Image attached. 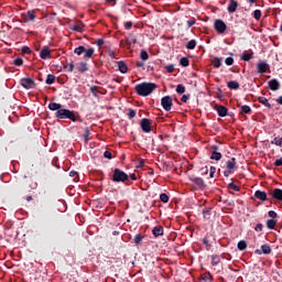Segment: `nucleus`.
Returning <instances> with one entry per match:
<instances>
[{"mask_svg":"<svg viewBox=\"0 0 282 282\" xmlns=\"http://www.w3.org/2000/svg\"><path fill=\"white\" fill-rule=\"evenodd\" d=\"M155 89H158V85L155 83H141L135 85L134 87V91L138 94V96H151V94H153V91H155Z\"/></svg>","mask_w":282,"mask_h":282,"instance_id":"obj_1","label":"nucleus"},{"mask_svg":"<svg viewBox=\"0 0 282 282\" xmlns=\"http://www.w3.org/2000/svg\"><path fill=\"white\" fill-rule=\"evenodd\" d=\"M55 118H58L59 120H70L72 122H78V120H80V116H76V112H74V110L65 108L56 111Z\"/></svg>","mask_w":282,"mask_h":282,"instance_id":"obj_2","label":"nucleus"},{"mask_svg":"<svg viewBox=\"0 0 282 282\" xmlns=\"http://www.w3.org/2000/svg\"><path fill=\"white\" fill-rule=\"evenodd\" d=\"M94 47L85 48V46H78L74 50V54H77V56L84 54L85 58H91V56H94Z\"/></svg>","mask_w":282,"mask_h":282,"instance_id":"obj_3","label":"nucleus"},{"mask_svg":"<svg viewBox=\"0 0 282 282\" xmlns=\"http://www.w3.org/2000/svg\"><path fill=\"white\" fill-rule=\"evenodd\" d=\"M129 175L120 169H115L112 174V182H127Z\"/></svg>","mask_w":282,"mask_h":282,"instance_id":"obj_4","label":"nucleus"},{"mask_svg":"<svg viewBox=\"0 0 282 282\" xmlns=\"http://www.w3.org/2000/svg\"><path fill=\"white\" fill-rule=\"evenodd\" d=\"M214 30H216L218 34H224L226 30H228V25H226V22H224V20L216 19L214 21Z\"/></svg>","mask_w":282,"mask_h":282,"instance_id":"obj_5","label":"nucleus"},{"mask_svg":"<svg viewBox=\"0 0 282 282\" xmlns=\"http://www.w3.org/2000/svg\"><path fill=\"white\" fill-rule=\"evenodd\" d=\"M161 106L164 110L171 111L173 109V98L171 96H165L161 99Z\"/></svg>","mask_w":282,"mask_h":282,"instance_id":"obj_6","label":"nucleus"},{"mask_svg":"<svg viewBox=\"0 0 282 282\" xmlns=\"http://www.w3.org/2000/svg\"><path fill=\"white\" fill-rule=\"evenodd\" d=\"M151 119L143 118L140 122V127L143 133H151Z\"/></svg>","mask_w":282,"mask_h":282,"instance_id":"obj_7","label":"nucleus"},{"mask_svg":"<svg viewBox=\"0 0 282 282\" xmlns=\"http://www.w3.org/2000/svg\"><path fill=\"white\" fill-rule=\"evenodd\" d=\"M21 85L24 87V89H34L36 83H34V79L32 78H22Z\"/></svg>","mask_w":282,"mask_h":282,"instance_id":"obj_8","label":"nucleus"},{"mask_svg":"<svg viewBox=\"0 0 282 282\" xmlns=\"http://www.w3.org/2000/svg\"><path fill=\"white\" fill-rule=\"evenodd\" d=\"M22 19H23L25 22H29V21H36V11H34V10H29L26 13H22Z\"/></svg>","mask_w":282,"mask_h":282,"instance_id":"obj_9","label":"nucleus"},{"mask_svg":"<svg viewBox=\"0 0 282 282\" xmlns=\"http://www.w3.org/2000/svg\"><path fill=\"white\" fill-rule=\"evenodd\" d=\"M271 199H275V202H282V189L274 188L270 192Z\"/></svg>","mask_w":282,"mask_h":282,"instance_id":"obj_10","label":"nucleus"},{"mask_svg":"<svg viewBox=\"0 0 282 282\" xmlns=\"http://www.w3.org/2000/svg\"><path fill=\"white\" fill-rule=\"evenodd\" d=\"M237 107L238 109H240L239 110L240 116H243L246 113L250 116L252 113V108H250V106L248 105L238 104Z\"/></svg>","mask_w":282,"mask_h":282,"instance_id":"obj_11","label":"nucleus"},{"mask_svg":"<svg viewBox=\"0 0 282 282\" xmlns=\"http://www.w3.org/2000/svg\"><path fill=\"white\" fill-rule=\"evenodd\" d=\"M237 8H239V2L236 0H229V4L227 7L229 14H235V12H237Z\"/></svg>","mask_w":282,"mask_h":282,"instance_id":"obj_12","label":"nucleus"},{"mask_svg":"<svg viewBox=\"0 0 282 282\" xmlns=\"http://www.w3.org/2000/svg\"><path fill=\"white\" fill-rule=\"evenodd\" d=\"M40 58H42L43 61L52 58V54L50 53V46H43L42 51L40 52Z\"/></svg>","mask_w":282,"mask_h":282,"instance_id":"obj_13","label":"nucleus"},{"mask_svg":"<svg viewBox=\"0 0 282 282\" xmlns=\"http://www.w3.org/2000/svg\"><path fill=\"white\" fill-rule=\"evenodd\" d=\"M258 74H265L270 69V66L265 62H259L258 65Z\"/></svg>","mask_w":282,"mask_h":282,"instance_id":"obj_14","label":"nucleus"},{"mask_svg":"<svg viewBox=\"0 0 282 282\" xmlns=\"http://www.w3.org/2000/svg\"><path fill=\"white\" fill-rule=\"evenodd\" d=\"M268 85L271 91H279V88L281 87L279 79H271L270 82H268Z\"/></svg>","mask_w":282,"mask_h":282,"instance_id":"obj_15","label":"nucleus"},{"mask_svg":"<svg viewBox=\"0 0 282 282\" xmlns=\"http://www.w3.org/2000/svg\"><path fill=\"white\" fill-rule=\"evenodd\" d=\"M216 111L220 118H226V116H228V108L225 106H216Z\"/></svg>","mask_w":282,"mask_h":282,"instance_id":"obj_16","label":"nucleus"},{"mask_svg":"<svg viewBox=\"0 0 282 282\" xmlns=\"http://www.w3.org/2000/svg\"><path fill=\"white\" fill-rule=\"evenodd\" d=\"M191 182L200 188H206V183H204V178L202 177H191Z\"/></svg>","mask_w":282,"mask_h":282,"instance_id":"obj_17","label":"nucleus"},{"mask_svg":"<svg viewBox=\"0 0 282 282\" xmlns=\"http://www.w3.org/2000/svg\"><path fill=\"white\" fill-rule=\"evenodd\" d=\"M254 197H257V199H260V202H268V194L263 191H256Z\"/></svg>","mask_w":282,"mask_h":282,"instance_id":"obj_18","label":"nucleus"},{"mask_svg":"<svg viewBox=\"0 0 282 282\" xmlns=\"http://www.w3.org/2000/svg\"><path fill=\"white\" fill-rule=\"evenodd\" d=\"M152 235L154 237H162V235H164V227L162 226H155L153 229H152Z\"/></svg>","mask_w":282,"mask_h":282,"instance_id":"obj_19","label":"nucleus"},{"mask_svg":"<svg viewBox=\"0 0 282 282\" xmlns=\"http://www.w3.org/2000/svg\"><path fill=\"white\" fill-rule=\"evenodd\" d=\"M76 69L79 70L80 74H85V72L89 70V66L87 65V63L80 62L79 64H77Z\"/></svg>","mask_w":282,"mask_h":282,"instance_id":"obj_20","label":"nucleus"},{"mask_svg":"<svg viewBox=\"0 0 282 282\" xmlns=\"http://www.w3.org/2000/svg\"><path fill=\"white\" fill-rule=\"evenodd\" d=\"M258 101L260 102V105H263L268 109H272V104L268 100V98H265V97H258Z\"/></svg>","mask_w":282,"mask_h":282,"instance_id":"obj_21","label":"nucleus"},{"mask_svg":"<svg viewBox=\"0 0 282 282\" xmlns=\"http://www.w3.org/2000/svg\"><path fill=\"white\" fill-rule=\"evenodd\" d=\"M118 69L121 74H127V72L129 70V67H127V64L123 61H119Z\"/></svg>","mask_w":282,"mask_h":282,"instance_id":"obj_22","label":"nucleus"},{"mask_svg":"<svg viewBox=\"0 0 282 282\" xmlns=\"http://www.w3.org/2000/svg\"><path fill=\"white\" fill-rule=\"evenodd\" d=\"M221 61H224V58H221V57H214L212 59L213 67H215V69H219V67H221Z\"/></svg>","mask_w":282,"mask_h":282,"instance_id":"obj_23","label":"nucleus"},{"mask_svg":"<svg viewBox=\"0 0 282 282\" xmlns=\"http://www.w3.org/2000/svg\"><path fill=\"white\" fill-rule=\"evenodd\" d=\"M251 58H254V53H248V51H245L242 54H241V61H245V62H248V61H251Z\"/></svg>","mask_w":282,"mask_h":282,"instance_id":"obj_24","label":"nucleus"},{"mask_svg":"<svg viewBox=\"0 0 282 282\" xmlns=\"http://www.w3.org/2000/svg\"><path fill=\"white\" fill-rule=\"evenodd\" d=\"M48 109H50L51 111H61V110L63 109V105L56 104V102H51V104L48 105Z\"/></svg>","mask_w":282,"mask_h":282,"instance_id":"obj_25","label":"nucleus"},{"mask_svg":"<svg viewBox=\"0 0 282 282\" xmlns=\"http://www.w3.org/2000/svg\"><path fill=\"white\" fill-rule=\"evenodd\" d=\"M236 165H237V159L236 158H231L230 161L226 162V166H227L228 171H232V169H235Z\"/></svg>","mask_w":282,"mask_h":282,"instance_id":"obj_26","label":"nucleus"},{"mask_svg":"<svg viewBox=\"0 0 282 282\" xmlns=\"http://www.w3.org/2000/svg\"><path fill=\"white\" fill-rule=\"evenodd\" d=\"M219 263H221V258L219 257V254H213L212 256V265H219Z\"/></svg>","mask_w":282,"mask_h":282,"instance_id":"obj_27","label":"nucleus"},{"mask_svg":"<svg viewBox=\"0 0 282 282\" xmlns=\"http://www.w3.org/2000/svg\"><path fill=\"white\" fill-rule=\"evenodd\" d=\"M267 228H269V230H274V228H276V220L275 219H268L267 220Z\"/></svg>","mask_w":282,"mask_h":282,"instance_id":"obj_28","label":"nucleus"},{"mask_svg":"<svg viewBox=\"0 0 282 282\" xmlns=\"http://www.w3.org/2000/svg\"><path fill=\"white\" fill-rule=\"evenodd\" d=\"M237 248H238V250L243 252V250H246L248 248V242H246V240H240L237 245Z\"/></svg>","mask_w":282,"mask_h":282,"instance_id":"obj_29","label":"nucleus"},{"mask_svg":"<svg viewBox=\"0 0 282 282\" xmlns=\"http://www.w3.org/2000/svg\"><path fill=\"white\" fill-rule=\"evenodd\" d=\"M186 50H195L197 47V41L191 40L185 45Z\"/></svg>","mask_w":282,"mask_h":282,"instance_id":"obj_30","label":"nucleus"},{"mask_svg":"<svg viewBox=\"0 0 282 282\" xmlns=\"http://www.w3.org/2000/svg\"><path fill=\"white\" fill-rule=\"evenodd\" d=\"M262 254H270L272 252V248L270 245H262L261 246Z\"/></svg>","mask_w":282,"mask_h":282,"instance_id":"obj_31","label":"nucleus"},{"mask_svg":"<svg viewBox=\"0 0 282 282\" xmlns=\"http://www.w3.org/2000/svg\"><path fill=\"white\" fill-rule=\"evenodd\" d=\"M99 89H100V87H98V86H91L90 87V91L93 93V96L95 98H98V95L102 94Z\"/></svg>","mask_w":282,"mask_h":282,"instance_id":"obj_32","label":"nucleus"},{"mask_svg":"<svg viewBox=\"0 0 282 282\" xmlns=\"http://www.w3.org/2000/svg\"><path fill=\"white\" fill-rule=\"evenodd\" d=\"M228 89H239V84L236 80H230L227 83Z\"/></svg>","mask_w":282,"mask_h":282,"instance_id":"obj_33","label":"nucleus"},{"mask_svg":"<svg viewBox=\"0 0 282 282\" xmlns=\"http://www.w3.org/2000/svg\"><path fill=\"white\" fill-rule=\"evenodd\" d=\"M210 160H216V162H219V160H221V153L217 151H213L210 155Z\"/></svg>","mask_w":282,"mask_h":282,"instance_id":"obj_34","label":"nucleus"},{"mask_svg":"<svg viewBox=\"0 0 282 282\" xmlns=\"http://www.w3.org/2000/svg\"><path fill=\"white\" fill-rule=\"evenodd\" d=\"M55 80H56V76L48 74L45 83H46V85H54Z\"/></svg>","mask_w":282,"mask_h":282,"instance_id":"obj_35","label":"nucleus"},{"mask_svg":"<svg viewBox=\"0 0 282 282\" xmlns=\"http://www.w3.org/2000/svg\"><path fill=\"white\" fill-rule=\"evenodd\" d=\"M142 239H144V236L142 234H137L134 236V243H135V246H140V243H142Z\"/></svg>","mask_w":282,"mask_h":282,"instance_id":"obj_36","label":"nucleus"},{"mask_svg":"<svg viewBox=\"0 0 282 282\" xmlns=\"http://www.w3.org/2000/svg\"><path fill=\"white\" fill-rule=\"evenodd\" d=\"M213 210V208L208 207V208H205L203 209V217L204 219H210V212Z\"/></svg>","mask_w":282,"mask_h":282,"instance_id":"obj_37","label":"nucleus"},{"mask_svg":"<svg viewBox=\"0 0 282 282\" xmlns=\"http://www.w3.org/2000/svg\"><path fill=\"white\" fill-rule=\"evenodd\" d=\"M180 65H181L182 67H188V65H191V61H188L187 57H182V58L180 59Z\"/></svg>","mask_w":282,"mask_h":282,"instance_id":"obj_38","label":"nucleus"},{"mask_svg":"<svg viewBox=\"0 0 282 282\" xmlns=\"http://www.w3.org/2000/svg\"><path fill=\"white\" fill-rule=\"evenodd\" d=\"M64 69L66 70V72H69V73H72V72H74V62H70L69 64H64Z\"/></svg>","mask_w":282,"mask_h":282,"instance_id":"obj_39","label":"nucleus"},{"mask_svg":"<svg viewBox=\"0 0 282 282\" xmlns=\"http://www.w3.org/2000/svg\"><path fill=\"white\" fill-rule=\"evenodd\" d=\"M137 111L134 110V109H128V113H127V116H128V118L130 119V120H133V118H135V116H137Z\"/></svg>","mask_w":282,"mask_h":282,"instance_id":"obj_40","label":"nucleus"},{"mask_svg":"<svg viewBox=\"0 0 282 282\" xmlns=\"http://www.w3.org/2000/svg\"><path fill=\"white\" fill-rule=\"evenodd\" d=\"M227 188L231 189V191H236L237 193H239V191H241V187H239L238 185H236L235 183H229Z\"/></svg>","mask_w":282,"mask_h":282,"instance_id":"obj_41","label":"nucleus"},{"mask_svg":"<svg viewBox=\"0 0 282 282\" xmlns=\"http://www.w3.org/2000/svg\"><path fill=\"white\" fill-rule=\"evenodd\" d=\"M271 144H275V147H282V138L275 137L272 141Z\"/></svg>","mask_w":282,"mask_h":282,"instance_id":"obj_42","label":"nucleus"},{"mask_svg":"<svg viewBox=\"0 0 282 282\" xmlns=\"http://www.w3.org/2000/svg\"><path fill=\"white\" fill-rule=\"evenodd\" d=\"M185 91H186V87L184 85L178 84L176 86V94H185Z\"/></svg>","mask_w":282,"mask_h":282,"instance_id":"obj_43","label":"nucleus"},{"mask_svg":"<svg viewBox=\"0 0 282 282\" xmlns=\"http://www.w3.org/2000/svg\"><path fill=\"white\" fill-rule=\"evenodd\" d=\"M170 197L166 195V193H162L160 195V200L163 202V204H169Z\"/></svg>","mask_w":282,"mask_h":282,"instance_id":"obj_44","label":"nucleus"},{"mask_svg":"<svg viewBox=\"0 0 282 282\" xmlns=\"http://www.w3.org/2000/svg\"><path fill=\"white\" fill-rule=\"evenodd\" d=\"M253 19H256V21L261 19V10L257 9L253 11Z\"/></svg>","mask_w":282,"mask_h":282,"instance_id":"obj_45","label":"nucleus"},{"mask_svg":"<svg viewBox=\"0 0 282 282\" xmlns=\"http://www.w3.org/2000/svg\"><path fill=\"white\" fill-rule=\"evenodd\" d=\"M140 58H142L143 61H149V53H147V51L142 50L140 53Z\"/></svg>","mask_w":282,"mask_h":282,"instance_id":"obj_46","label":"nucleus"},{"mask_svg":"<svg viewBox=\"0 0 282 282\" xmlns=\"http://www.w3.org/2000/svg\"><path fill=\"white\" fill-rule=\"evenodd\" d=\"M165 69L167 72V74H173V72H175V65L170 64V65L165 66Z\"/></svg>","mask_w":282,"mask_h":282,"instance_id":"obj_47","label":"nucleus"},{"mask_svg":"<svg viewBox=\"0 0 282 282\" xmlns=\"http://www.w3.org/2000/svg\"><path fill=\"white\" fill-rule=\"evenodd\" d=\"M13 64H15L17 67H21V65H23V58L17 57V58L13 61Z\"/></svg>","mask_w":282,"mask_h":282,"instance_id":"obj_48","label":"nucleus"},{"mask_svg":"<svg viewBox=\"0 0 282 282\" xmlns=\"http://www.w3.org/2000/svg\"><path fill=\"white\" fill-rule=\"evenodd\" d=\"M223 204H226V206H230V208L235 207V200L225 199L223 200Z\"/></svg>","mask_w":282,"mask_h":282,"instance_id":"obj_49","label":"nucleus"},{"mask_svg":"<svg viewBox=\"0 0 282 282\" xmlns=\"http://www.w3.org/2000/svg\"><path fill=\"white\" fill-rule=\"evenodd\" d=\"M89 128H86L85 129V132H84V140L85 142H89Z\"/></svg>","mask_w":282,"mask_h":282,"instance_id":"obj_50","label":"nucleus"},{"mask_svg":"<svg viewBox=\"0 0 282 282\" xmlns=\"http://www.w3.org/2000/svg\"><path fill=\"white\" fill-rule=\"evenodd\" d=\"M215 173H217V167L210 166L209 169V177H215Z\"/></svg>","mask_w":282,"mask_h":282,"instance_id":"obj_51","label":"nucleus"},{"mask_svg":"<svg viewBox=\"0 0 282 282\" xmlns=\"http://www.w3.org/2000/svg\"><path fill=\"white\" fill-rule=\"evenodd\" d=\"M256 232H262L263 231V224H257L254 227Z\"/></svg>","mask_w":282,"mask_h":282,"instance_id":"obj_52","label":"nucleus"},{"mask_svg":"<svg viewBox=\"0 0 282 282\" xmlns=\"http://www.w3.org/2000/svg\"><path fill=\"white\" fill-rule=\"evenodd\" d=\"M225 63H226V65H228V66L234 65V64H235V58H232V57H227V58L225 59Z\"/></svg>","mask_w":282,"mask_h":282,"instance_id":"obj_53","label":"nucleus"},{"mask_svg":"<svg viewBox=\"0 0 282 282\" xmlns=\"http://www.w3.org/2000/svg\"><path fill=\"white\" fill-rule=\"evenodd\" d=\"M268 215H269V217H270L271 219H276V217H279V215H278L276 212H274V210H270V212L268 213Z\"/></svg>","mask_w":282,"mask_h":282,"instance_id":"obj_54","label":"nucleus"},{"mask_svg":"<svg viewBox=\"0 0 282 282\" xmlns=\"http://www.w3.org/2000/svg\"><path fill=\"white\" fill-rule=\"evenodd\" d=\"M104 158H106L107 160H111V158H113V155L111 154V152L105 151L104 152Z\"/></svg>","mask_w":282,"mask_h":282,"instance_id":"obj_55","label":"nucleus"},{"mask_svg":"<svg viewBox=\"0 0 282 282\" xmlns=\"http://www.w3.org/2000/svg\"><path fill=\"white\" fill-rule=\"evenodd\" d=\"M124 28H126V30H131V28H133V22H131V21L126 22Z\"/></svg>","mask_w":282,"mask_h":282,"instance_id":"obj_56","label":"nucleus"},{"mask_svg":"<svg viewBox=\"0 0 282 282\" xmlns=\"http://www.w3.org/2000/svg\"><path fill=\"white\" fill-rule=\"evenodd\" d=\"M191 98V95H183L181 98L182 102H188V99Z\"/></svg>","mask_w":282,"mask_h":282,"instance_id":"obj_57","label":"nucleus"},{"mask_svg":"<svg viewBox=\"0 0 282 282\" xmlns=\"http://www.w3.org/2000/svg\"><path fill=\"white\" fill-rule=\"evenodd\" d=\"M105 43V40H102V39H98V40H96V45L98 46V47H102V44Z\"/></svg>","mask_w":282,"mask_h":282,"instance_id":"obj_58","label":"nucleus"},{"mask_svg":"<svg viewBox=\"0 0 282 282\" xmlns=\"http://www.w3.org/2000/svg\"><path fill=\"white\" fill-rule=\"evenodd\" d=\"M22 52H23V54H31L32 50H30V47H28V46H24L22 48Z\"/></svg>","mask_w":282,"mask_h":282,"instance_id":"obj_59","label":"nucleus"},{"mask_svg":"<svg viewBox=\"0 0 282 282\" xmlns=\"http://www.w3.org/2000/svg\"><path fill=\"white\" fill-rule=\"evenodd\" d=\"M200 173H202L203 175H208V166L202 167V169H200Z\"/></svg>","mask_w":282,"mask_h":282,"instance_id":"obj_60","label":"nucleus"},{"mask_svg":"<svg viewBox=\"0 0 282 282\" xmlns=\"http://www.w3.org/2000/svg\"><path fill=\"white\" fill-rule=\"evenodd\" d=\"M193 25H195V19L187 20V26L193 28Z\"/></svg>","mask_w":282,"mask_h":282,"instance_id":"obj_61","label":"nucleus"},{"mask_svg":"<svg viewBox=\"0 0 282 282\" xmlns=\"http://www.w3.org/2000/svg\"><path fill=\"white\" fill-rule=\"evenodd\" d=\"M274 166H282V158L274 161Z\"/></svg>","mask_w":282,"mask_h":282,"instance_id":"obj_62","label":"nucleus"},{"mask_svg":"<svg viewBox=\"0 0 282 282\" xmlns=\"http://www.w3.org/2000/svg\"><path fill=\"white\" fill-rule=\"evenodd\" d=\"M127 43L128 45H131V44L135 45V43H138V40L137 39L127 40Z\"/></svg>","mask_w":282,"mask_h":282,"instance_id":"obj_63","label":"nucleus"},{"mask_svg":"<svg viewBox=\"0 0 282 282\" xmlns=\"http://www.w3.org/2000/svg\"><path fill=\"white\" fill-rule=\"evenodd\" d=\"M108 56H110L112 59L116 58V52L109 50L108 51Z\"/></svg>","mask_w":282,"mask_h":282,"instance_id":"obj_64","label":"nucleus"}]
</instances>
